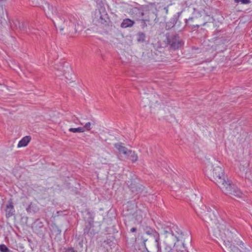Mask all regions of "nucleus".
Listing matches in <instances>:
<instances>
[{"label": "nucleus", "instance_id": "21", "mask_svg": "<svg viewBox=\"0 0 252 252\" xmlns=\"http://www.w3.org/2000/svg\"><path fill=\"white\" fill-rule=\"evenodd\" d=\"M146 35L142 32H139L137 34V40L138 42L143 43L145 42Z\"/></svg>", "mask_w": 252, "mask_h": 252}, {"label": "nucleus", "instance_id": "27", "mask_svg": "<svg viewBox=\"0 0 252 252\" xmlns=\"http://www.w3.org/2000/svg\"><path fill=\"white\" fill-rule=\"evenodd\" d=\"M234 2L235 3H239L241 2L244 4H249L251 2L250 0H234Z\"/></svg>", "mask_w": 252, "mask_h": 252}, {"label": "nucleus", "instance_id": "17", "mask_svg": "<svg viewBox=\"0 0 252 252\" xmlns=\"http://www.w3.org/2000/svg\"><path fill=\"white\" fill-rule=\"evenodd\" d=\"M134 24V22L133 20L127 18L123 20L121 24V27L123 28H126L132 27Z\"/></svg>", "mask_w": 252, "mask_h": 252}, {"label": "nucleus", "instance_id": "25", "mask_svg": "<svg viewBox=\"0 0 252 252\" xmlns=\"http://www.w3.org/2000/svg\"><path fill=\"white\" fill-rule=\"evenodd\" d=\"M52 231L55 233L56 235H60L61 233V230L56 225L52 226Z\"/></svg>", "mask_w": 252, "mask_h": 252}, {"label": "nucleus", "instance_id": "26", "mask_svg": "<svg viewBox=\"0 0 252 252\" xmlns=\"http://www.w3.org/2000/svg\"><path fill=\"white\" fill-rule=\"evenodd\" d=\"M9 249L4 244L0 245V252H7Z\"/></svg>", "mask_w": 252, "mask_h": 252}, {"label": "nucleus", "instance_id": "32", "mask_svg": "<svg viewBox=\"0 0 252 252\" xmlns=\"http://www.w3.org/2000/svg\"><path fill=\"white\" fill-rule=\"evenodd\" d=\"M32 203L31 202L29 205L28 207L26 208V210L28 212H31L32 210Z\"/></svg>", "mask_w": 252, "mask_h": 252}, {"label": "nucleus", "instance_id": "40", "mask_svg": "<svg viewBox=\"0 0 252 252\" xmlns=\"http://www.w3.org/2000/svg\"><path fill=\"white\" fill-rule=\"evenodd\" d=\"M192 19H193V18L190 17V18H189L188 20H189V21H190V20H192Z\"/></svg>", "mask_w": 252, "mask_h": 252}, {"label": "nucleus", "instance_id": "22", "mask_svg": "<svg viewBox=\"0 0 252 252\" xmlns=\"http://www.w3.org/2000/svg\"><path fill=\"white\" fill-rule=\"evenodd\" d=\"M5 14H6L5 9L3 7L2 5H0V24H1L4 19Z\"/></svg>", "mask_w": 252, "mask_h": 252}, {"label": "nucleus", "instance_id": "9", "mask_svg": "<svg viewBox=\"0 0 252 252\" xmlns=\"http://www.w3.org/2000/svg\"><path fill=\"white\" fill-rule=\"evenodd\" d=\"M236 232L235 229V231L233 233V238H230L228 237H226L223 239H222L223 241V243L225 244L226 246H228L231 252H246L245 251L240 250L237 247L235 246L230 244V242L232 241V239L234 238V235H235V232Z\"/></svg>", "mask_w": 252, "mask_h": 252}, {"label": "nucleus", "instance_id": "8", "mask_svg": "<svg viewBox=\"0 0 252 252\" xmlns=\"http://www.w3.org/2000/svg\"><path fill=\"white\" fill-rule=\"evenodd\" d=\"M32 228L34 231L38 235L41 236L44 235L43 222L39 219L36 220L33 223Z\"/></svg>", "mask_w": 252, "mask_h": 252}, {"label": "nucleus", "instance_id": "23", "mask_svg": "<svg viewBox=\"0 0 252 252\" xmlns=\"http://www.w3.org/2000/svg\"><path fill=\"white\" fill-rule=\"evenodd\" d=\"M68 131L73 133L84 132L85 131V128L82 127H79L77 128H70L68 129Z\"/></svg>", "mask_w": 252, "mask_h": 252}, {"label": "nucleus", "instance_id": "4", "mask_svg": "<svg viewBox=\"0 0 252 252\" xmlns=\"http://www.w3.org/2000/svg\"><path fill=\"white\" fill-rule=\"evenodd\" d=\"M167 44L173 50L178 49L183 45L182 41L177 34L167 36Z\"/></svg>", "mask_w": 252, "mask_h": 252}, {"label": "nucleus", "instance_id": "19", "mask_svg": "<svg viewBox=\"0 0 252 252\" xmlns=\"http://www.w3.org/2000/svg\"><path fill=\"white\" fill-rule=\"evenodd\" d=\"M145 233L147 235L153 236L155 238V240L157 241V240L159 239V236L158 233L157 232H156L155 230L151 228H147L145 230Z\"/></svg>", "mask_w": 252, "mask_h": 252}, {"label": "nucleus", "instance_id": "36", "mask_svg": "<svg viewBox=\"0 0 252 252\" xmlns=\"http://www.w3.org/2000/svg\"><path fill=\"white\" fill-rule=\"evenodd\" d=\"M137 231V229L135 227H132L130 229V231L131 232H135Z\"/></svg>", "mask_w": 252, "mask_h": 252}, {"label": "nucleus", "instance_id": "37", "mask_svg": "<svg viewBox=\"0 0 252 252\" xmlns=\"http://www.w3.org/2000/svg\"><path fill=\"white\" fill-rule=\"evenodd\" d=\"M163 10L165 11V13L167 14L168 12V6L164 7Z\"/></svg>", "mask_w": 252, "mask_h": 252}, {"label": "nucleus", "instance_id": "30", "mask_svg": "<svg viewBox=\"0 0 252 252\" xmlns=\"http://www.w3.org/2000/svg\"><path fill=\"white\" fill-rule=\"evenodd\" d=\"M91 123H90V122L87 123L83 127L84 128H85V130H90L91 129Z\"/></svg>", "mask_w": 252, "mask_h": 252}, {"label": "nucleus", "instance_id": "41", "mask_svg": "<svg viewBox=\"0 0 252 252\" xmlns=\"http://www.w3.org/2000/svg\"><path fill=\"white\" fill-rule=\"evenodd\" d=\"M7 252H13L12 251H11L10 250H9Z\"/></svg>", "mask_w": 252, "mask_h": 252}, {"label": "nucleus", "instance_id": "2", "mask_svg": "<svg viewBox=\"0 0 252 252\" xmlns=\"http://www.w3.org/2000/svg\"><path fill=\"white\" fill-rule=\"evenodd\" d=\"M212 180L225 194L238 198L243 196L242 192L233 184H231L225 176L223 169L219 166L214 167Z\"/></svg>", "mask_w": 252, "mask_h": 252}, {"label": "nucleus", "instance_id": "6", "mask_svg": "<svg viewBox=\"0 0 252 252\" xmlns=\"http://www.w3.org/2000/svg\"><path fill=\"white\" fill-rule=\"evenodd\" d=\"M45 6H43V9L46 16L50 18L52 20L54 18L55 16H61L60 14H57V9L52 5L47 2H44Z\"/></svg>", "mask_w": 252, "mask_h": 252}, {"label": "nucleus", "instance_id": "18", "mask_svg": "<svg viewBox=\"0 0 252 252\" xmlns=\"http://www.w3.org/2000/svg\"><path fill=\"white\" fill-rule=\"evenodd\" d=\"M31 138L30 136L24 137L18 143V147H22L26 146L30 141Z\"/></svg>", "mask_w": 252, "mask_h": 252}, {"label": "nucleus", "instance_id": "38", "mask_svg": "<svg viewBox=\"0 0 252 252\" xmlns=\"http://www.w3.org/2000/svg\"><path fill=\"white\" fill-rule=\"evenodd\" d=\"M237 245H239V246H241V245L243 246V245H244V243H243L242 241H238V242L237 243Z\"/></svg>", "mask_w": 252, "mask_h": 252}, {"label": "nucleus", "instance_id": "20", "mask_svg": "<svg viewBox=\"0 0 252 252\" xmlns=\"http://www.w3.org/2000/svg\"><path fill=\"white\" fill-rule=\"evenodd\" d=\"M173 248L169 245H166L164 248L163 252H185L183 250L178 251L177 249L175 251Z\"/></svg>", "mask_w": 252, "mask_h": 252}, {"label": "nucleus", "instance_id": "24", "mask_svg": "<svg viewBox=\"0 0 252 252\" xmlns=\"http://www.w3.org/2000/svg\"><path fill=\"white\" fill-rule=\"evenodd\" d=\"M32 4L34 6H43L44 0H32Z\"/></svg>", "mask_w": 252, "mask_h": 252}, {"label": "nucleus", "instance_id": "5", "mask_svg": "<svg viewBox=\"0 0 252 252\" xmlns=\"http://www.w3.org/2000/svg\"><path fill=\"white\" fill-rule=\"evenodd\" d=\"M184 234L182 232H178L176 231L175 233L172 231V232H170L169 235H166V237H168L169 238L172 239L174 244V247H176L177 246L176 245V242L181 241H182L183 240V242H182V244L183 246V249H184V243H185V238L184 237Z\"/></svg>", "mask_w": 252, "mask_h": 252}, {"label": "nucleus", "instance_id": "31", "mask_svg": "<svg viewBox=\"0 0 252 252\" xmlns=\"http://www.w3.org/2000/svg\"><path fill=\"white\" fill-rule=\"evenodd\" d=\"M157 241L155 240V242L156 243V246L158 248V252H161V247L160 246V244H159V239H158V240H157Z\"/></svg>", "mask_w": 252, "mask_h": 252}, {"label": "nucleus", "instance_id": "28", "mask_svg": "<svg viewBox=\"0 0 252 252\" xmlns=\"http://www.w3.org/2000/svg\"><path fill=\"white\" fill-rule=\"evenodd\" d=\"M71 121L73 123H75L76 124H78V123H79L80 125H83V124L80 121L79 119L78 118H76L74 116L72 117Z\"/></svg>", "mask_w": 252, "mask_h": 252}, {"label": "nucleus", "instance_id": "29", "mask_svg": "<svg viewBox=\"0 0 252 252\" xmlns=\"http://www.w3.org/2000/svg\"><path fill=\"white\" fill-rule=\"evenodd\" d=\"M142 21L141 22V27L144 29V28L147 27L146 21H149V19H141Z\"/></svg>", "mask_w": 252, "mask_h": 252}, {"label": "nucleus", "instance_id": "3", "mask_svg": "<svg viewBox=\"0 0 252 252\" xmlns=\"http://www.w3.org/2000/svg\"><path fill=\"white\" fill-rule=\"evenodd\" d=\"M52 21L56 28L60 30L61 34L70 37H72L77 32L79 26L77 17L72 14L55 16Z\"/></svg>", "mask_w": 252, "mask_h": 252}, {"label": "nucleus", "instance_id": "15", "mask_svg": "<svg viewBox=\"0 0 252 252\" xmlns=\"http://www.w3.org/2000/svg\"><path fill=\"white\" fill-rule=\"evenodd\" d=\"M126 157L132 162H135L138 159V156L134 151L129 150L126 155Z\"/></svg>", "mask_w": 252, "mask_h": 252}, {"label": "nucleus", "instance_id": "16", "mask_svg": "<svg viewBox=\"0 0 252 252\" xmlns=\"http://www.w3.org/2000/svg\"><path fill=\"white\" fill-rule=\"evenodd\" d=\"M114 147L116 148L120 153H122L126 156L127 152L129 150L127 148L124 146L121 143H116L114 144Z\"/></svg>", "mask_w": 252, "mask_h": 252}, {"label": "nucleus", "instance_id": "14", "mask_svg": "<svg viewBox=\"0 0 252 252\" xmlns=\"http://www.w3.org/2000/svg\"><path fill=\"white\" fill-rule=\"evenodd\" d=\"M13 24L16 27V29H19L21 32H24L27 33L30 32V28L29 27L27 28L26 23L17 21L14 22Z\"/></svg>", "mask_w": 252, "mask_h": 252}, {"label": "nucleus", "instance_id": "33", "mask_svg": "<svg viewBox=\"0 0 252 252\" xmlns=\"http://www.w3.org/2000/svg\"><path fill=\"white\" fill-rule=\"evenodd\" d=\"M64 252H76L73 248H68L66 249Z\"/></svg>", "mask_w": 252, "mask_h": 252}, {"label": "nucleus", "instance_id": "12", "mask_svg": "<svg viewBox=\"0 0 252 252\" xmlns=\"http://www.w3.org/2000/svg\"><path fill=\"white\" fill-rule=\"evenodd\" d=\"M97 232L94 228V226L92 223L89 222L85 225L84 229V234L87 235L89 237H93Z\"/></svg>", "mask_w": 252, "mask_h": 252}, {"label": "nucleus", "instance_id": "1", "mask_svg": "<svg viewBox=\"0 0 252 252\" xmlns=\"http://www.w3.org/2000/svg\"><path fill=\"white\" fill-rule=\"evenodd\" d=\"M194 207L197 215L204 221L205 226L209 229H212V233L217 238L223 239L226 237L233 238V233L235 229L230 227L229 224L222 219L218 220L217 211L213 210L210 207L202 205Z\"/></svg>", "mask_w": 252, "mask_h": 252}, {"label": "nucleus", "instance_id": "7", "mask_svg": "<svg viewBox=\"0 0 252 252\" xmlns=\"http://www.w3.org/2000/svg\"><path fill=\"white\" fill-rule=\"evenodd\" d=\"M144 9L142 6L137 7H133L130 10V14L137 20H140L144 15Z\"/></svg>", "mask_w": 252, "mask_h": 252}, {"label": "nucleus", "instance_id": "42", "mask_svg": "<svg viewBox=\"0 0 252 252\" xmlns=\"http://www.w3.org/2000/svg\"><path fill=\"white\" fill-rule=\"evenodd\" d=\"M21 249H23L24 247H20Z\"/></svg>", "mask_w": 252, "mask_h": 252}, {"label": "nucleus", "instance_id": "11", "mask_svg": "<svg viewBox=\"0 0 252 252\" xmlns=\"http://www.w3.org/2000/svg\"><path fill=\"white\" fill-rule=\"evenodd\" d=\"M126 184L133 193L137 194L141 191V189L140 187V185L136 184L132 180L127 181Z\"/></svg>", "mask_w": 252, "mask_h": 252}, {"label": "nucleus", "instance_id": "35", "mask_svg": "<svg viewBox=\"0 0 252 252\" xmlns=\"http://www.w3.org/2000/svg\"><path fill=\"white\" fill-rule=\"evenodd\" d=\"M177 21V17H174L171 19V23L174 25Z\"/></svg>", "mask_w": 252, "mask_h": 252}, {"label": "nucleus", "instance_id": "34", "mask_svg": "<svg viewBox=\"0 0 252 252\" xmlns=\"http://www.w3.org/2000/svg\"><path fill=\"white\" fill-rule=\"evenodd\" d=\"M172 232V230H171L170 229H168V230L167 229V230H164V233L166 235V236L167 235H169L170 232Z\"/></svg>", "mask_w": 252, "mask_h": 252}, {"label": "nucleus", "instance_id": "39", "mask_svg": "<svg viewBox=\"0 0 252 252\" xmlns=\"http://www.w3.org/2000/svg\"><path fill=\"white\" fill-rule=\"evenodd\" d=\"M187 237L189 239V240H190V236L189 235H188Z\"/></svg>", "mask_w": 252, "mask_h": 252}, {"label": "nucleus", "instance_id": "13", "mask_svg": "<svg viewBox=\"0 0 252 252\" xmlns=\"http://www.w3.org/2000/svg\"><path fill=\"white\" fill-rule=\"evenodd\" d=\"M5 213V216L7 218H9L14 215L15 209L12 199L9 200L8 204L6 206Z\"/></svg>", "mask_w": 252, "mask_h": 252}, {"label": "nucleus", "instance_id": "10", "mask_svg": "<svg viewBox=\"0 0 252 252\" xmlns=\"http://www.w3.org/2000/svg\"><path fill=\"white\" fill-rule=\"evenodd\" d=\"M55 68L57 71L62 72L63 75H65L67 73H69L71 70L69 63L64 62L60 63L59 64H56Z\"/></svg>", "mask_w": 252, "mask_h": 252}]
</instances>
